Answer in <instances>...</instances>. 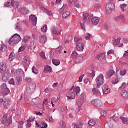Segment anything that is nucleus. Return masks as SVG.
Returning <instances> with one entry per match:
<instances>
[{"instance_id": "obj_52", "label": "nucleus", "mask_w": 128, "mask_h": 128, "mask_svg": "<svg viewBox=\"0 0 128 128\" xmlns=\"http://www.w3.org/2000/svg\"><path fill=\"white\" fill-rule=\"evenodd\" d=\"M12 4V3L10 2V1H7L4 3V6L6 8H8V6H10Z\"/></svg>"}, {"instance_id": "obj_4", "label": "nucleus", "mask_w": 128, "mask_h": 128, "mask_svg": "<svg viewBox=\"0 0 128 128\" xmlns=\"http://www.w3.org/2000/svg\"><path fill=\"white\" fill-rule=\"evenodd\" d=\"M86 98V96H84V93H82L80 96V99L78 100V106L79 108V109L78 110V112L80 110V106H82V105L84 102V98Z\"/></svg>"}, {"instance_id": "obj_19", "label": "nucleus", "mask_w": 128, "mask_h": 128, "mask_svg": "<svg viewBox=\"0 0 128 128\" xmlns=\"http://www.w3.org/2000/svg\"><path fill=\"white\" fill-rule=\"evenodd\" d=\"M121 96L124 98H128V91L126 90H123L121 92Z\"/></svg>"}, {"instance_id": "obj_35", "label": "nucleus", "mask_w": 128, "mask_h": 128, "mask_svg": "<svg viewBox=\"0 0 128 128\" xmlns=\"http://www.w3.org/2000/svg\"><path fill=\"white\" fill-rule=\"evenodd\" d=\"M15 28L18 32H22V27L20 26V24L19 23H16V24Z\"/></svg>"}, {"instance_id": "obj_18", "label": "nucleus", "mask_w": 128, "mask_h": 128, "mask_svg": "<svg viewBox=\"0 0 128 128\" xmlns=\"http://www.w3.org/2000/svg\"><path fill=\"white\" fill-rule=\"evenodd\" d=\"M102 90L103 92V93L105 94H106L110 92V88H108V86H107V85L104 84L102 87Z\"/></svg>"}, {"instance_id": "obj_8", "label": "nucleus", "mask_w": 128, "mask_h": 128, "mask_svg": "<svg viewBox=\"0 0 128 128\" xmlns=\"http://www.w3.org/2000/svg\"><path fill=\"white\" fill-rule=\"evenodd\" d=\"M66 96L69 100H74L76 98V93L71 90L66 94Z\"/></svg>"}, {"instance_id": "obj_37", "label": "nucleus", "mask_w": 128, "mask_h": 128, "mask_svg": "<svg viewBox=\"0 0 128 128\" xmlns=\"http://www.w3.org/2000/svg\"><path fill=\"white\" fill-rule=\"evenodd\" d=\"M126 4H122L121 5H120V8H121V12H124V10H126Z\"/></svg>"}, {"instance_id": "obj_28", "label": "nucleus", "mask_w": 128, "mask_h": 128, "mask_svg": "<svg viewBox=\"0 0 128 128\" xmlns=\"http://www.w3.org/2000/svg\"><path fill=\"white\" fill-rule=\"evenodd\" d=\"M80 91V87L76 86L74 88V92H76V96H79Z\"/></svg>"}, {"instance_id": "obj_2", "label": "nucleus", "mask_w": 128, "mask_h": 128, "mask_svg": "<svg viewBox=\"0 0 128 128\" xmlns=\"http://www.w3.org/2000/svg\"><path fill=\"white\" fill-rule=\"evenodd\" d=\"M104 75L100 74L96 79V84H97L96 88H100V86L104 84Z\"/></svg>"}, {"instance_id": "obj_1", "label": "nucleus", "mask_w": 128, "mask_h": 128, "mask_svg": "<svg viewBox=\"0 0 128 128\" xmlns=\"http://www.w3.org/2000/svg\"><path fill=\"white\" fill-rule=\"evenodd\" d=\"M20 40H22L20 36L18 34H16L12 36L11 38L9 40L8 43L10 46H14V44H18Z\"/></svg>"}, {"instance_id": "obj_24", "label": "nucleus", "mask_w": 128, "mask_h": 128, "mask_svg": "<svg viewBox=\"0 0 128 128\" xmlns=\"http://www.w3.org/2000/svg\"><path fill=\"white\" fill-rule=\"evenodd\" d=\"M84 60V58L82 56H80L75 60L76 64H80Z\"/></svg>"}, {"instance_id": "obj_20", "label": "nucleus", "mask_w": 128, "mask_h": 128, "mask_svg": "<svg viewBox=\"0 0 128 128\" xmlns=\"http://www.w3.org/2000/svg\"><path fill=\"white\" fill-rule=\"evenodd\" d=\"M8 72H6L4 73L2 76V80H4V82H8Z\"/></svg>"}, {"instance_id": "obj_45", "label": "nucleus", "mask_w": 128, "mask_h": 128, "mask_svg": "<svg viewBox=\"0 0 128 128\" xmlns=\"http://www.w3.org/2000/svg\"><path fill=\"white\" fill-rule=\"evenodd\" d=\"M0 88L2 90H5L6 88H8V86H6V84L3 83L1 84Z\"/></svg>"}, {"instance_id": "obj_14", "label": "nucleus", "mask_w": 128, "mask_h": 128, "mask_svg": "<svg viewBox=\"0 0 128 128\" xmlns=\"http://www.w3.org/2000/svg\"><path fill=\"white\" fill-rule=\"evenodd\" d=\"M91 22L92 24L94 26H96L98 24V22H100V18L98 17H93L91 18Z\"/></svg>"}, {"instance_id": "obj_57", "label": "nucleus", "mask_w": 128, "mask_h": 128, "mask_svg": "<svg viewBox=\"0 0 128 128\" xmlns=\"http://www.w3.org/2000/svg\"><path fill=\"white\" fill-rule=\"evenodd\" d=\"M40 56H41V58H44V60H46V56H45L44 52H42L40 53Z\"/></svg>"}, {"instance_id": "obj_50", "label": "nucleus", "mask_w": 128, "mask_h": 128, "mask_svg": "<svg viewBox=\"0 0 128 128\" xmlns=\"http://www.w3.org/2000/svg\"><path fill=\"white\" fill-rule=\"evenodd\" d=\"M7 47L6 46V45H2L1 47H0V50H2V52H6V50Z\"/></svg>"}, {"instance_id": "obj_46", "label": "nucleus", "mask_w": 128, "mask_h": 128, "mask_svg": "<svg viewBox=\"0 0 128 128\" xmlns=\"http://www.w3.org/2000/svg\"><path fill=\"white\" fill-rule=\"evenodd\" d=\"M93 93L94 94H98L100 93V91H98V89L96 88H94L92 89Z\"/></svg>"}, {"instance_id": "obj_58", "label": "nucleus", "mask_w": 128, "mask_h": 128, "mask_svg": "<svg viewBox=\"0 0 128 128\" xmlns=\"http://www.w3.org/2000/svg\"><path fill=\"white\" fill-rule=\"evenodd\" d=\"M126 74V70L120 71V76H124Z\"/></svg>"}, {"instance_id": "obj_16", "label": "nucleus", "mask_w": 128, "mask_h": 128, "mask_svg": "<svg viewBox=\"0 0 128 128\" xmlns=\"http://www.w3.org/2000/svg\"><path fill=\"white\" fill-rule=\"evenodd\" d=\"M11 6L14 8H15V10H16V8H18V6H20V2L18 1L14 2V0H12Z\"/></svg>"}, {"instance_id": "obj_17", "label": "nucleus", "mask_w": 128, "mask_h": 128, "mask_svg": "<svg viewBox=\"0 0 128 128\" xmlns=\"http://www.w3.org/2000/svg\"><path fill=\"white\" fill-rule=\"evenodd\" d=\"M76 50L78 52H82L84 50V45L82 43L78 42L76 44Z\"/></svg>"}, {"instance_id": "obj_22", "label": "nucleus", "mask_w": 128, "mask_h": 128, "mask_svg": "<svg viewBox=\"0 0 128 128\" xmlns=\"http://www.w3.org/2000/svg\"><path fill=\"white\" fill-rule=\"evenodd\" d=\"M46 42V36H40V42L42 44H44Z\"/></svg>"}, {"instance_id": "obj_38", "label": "nucleus", "mask_w": 128, "mask_h": 128, "mask_svg": "<svg viewBox=\"0 0 128 128\" xmlns=\"http://www.w3.org/2000/svg\"><path fill=\"white\" fill-rule=\"evenodd\" d=\"M44 72H52V67H50V66H46L44 69Z\"/></svg>"}, {"instance_id": "obj_27", "label": "nucleus", "mask_w": 128, "mask_h": 128, "mask_svg": "<svg viewBox=\"0 0 128 128\" xmlns=\"http://www.w3.org/2000/svg\"><path fill=\"white\" fill-rule=\"evenodd\" d=\"M16 72L19 76H24V71L22 69H18L16 70Z\"/></svg>"}, {"instance_id": "obj_62", "label": "nucleus", "mask_w": 128, "mask_h": 128, "mask_svg": "<svg viewBox=\"0 0 128 128\" xmlns=\"http://www.w3.org/2000/svg\"><path fill=\"white\" fill-rule=\"evenodd\" d=\"M8 82L10 84H14V78H11L8 80Z\"/></svg>"}, {"instance_id": "obj_10", "label": "nucleus", "mask_w": 128, "mask_h": 128, "mask_svg": "<svg viewBox=\"0 0 128 128\" xmlns=\"http://www.w3.org/2000/svg\"><path fill=\"white\" fill-rule=\"evenodd\" d=\"M30 22L31 24H32L34 26H36V22L38 18H36V15H30L29 17Z\"/></svg>"}, {"instance_id": "obj_59", "label": "nucleus", "mask_w": 128, "mask_h": 128, "mask_svg": "<svg viewBox=\"0 0 128 128\" xmlns=\"http://www.w3.org/2000/svg\"><path fill=\"white\" fill-rule=\"evenodd\" d=\"M26 50V46H22L19 48L18 52H23V50Z\"/></svg>"}, {"instance_id": "obj_56", "label": "nucleus", "mask_w": 128, "mask_h": 128, "mask_svg": "<svg viewBox=\"0 0 128 128\" xmlns=\"http://www.w3.org/2000/svg\"><path fill=\"white\" fill-rule=\"evenodd\" d=\"M50 102V99L48 98H47L46 100H44L43 101V104H48Z\"/></svg>"}, {"instance_id": "obj_32", "label": "nucleus", "mask_w": 128, "mask_h": 128, "mask_svg": "<svg viewBox=\"0 0 128 128\" xmlns=\"http://www.w3.org/2000/svg\"><path fill=\"white\" fill-rule=\"evenodd\" d=\"M70 14V11H66L62 14V16L64 18H66Z\"/></svg>"}, {"instance_id": "obj_34", "label": "nucleus", "mask_w": 128, "mask_h": 128, "mask_svg": "<svg viewBox=\"0 0 128 128\" xmlns=\"http://www.w3.org/2000/svg\"><path fill=\"white\" fill-rule=\"evenodd\" d=\"M44 12L47 14L48 16H52V12L50 10H48V9L44 8Z\"/></svg>"}, {"instance_id": "obj_30", "label": "nucleus", "mask_w": 128, "mask_h": 128, "mask_svg": "<svg viewBox=\"0 0 128 128\" xmlns=\"http://www.w3.org/2000/svg\"><path fill=\"white\" fill-rule=\"evenodd\" d=\"M112 42L114 46H118V44L120 42V38H118L117 39L113 40Z\"/></svg>"}, {"instance_id": "obj_29", "label": "nucleus", "mask_w": 128, "mask_h": 128, "mask_svg": "<svg viewBox=\"0 0 128 128\" xmlns=\"http://www.w3.org/2000/svg\"><path fill=\"white\" fill-rule=\"evenodd\" d=\"M52 62L54 66H59L60 62L58 59H52Z\"/></svg>"}, {"instance_id": "obj_23", "label": "nucleus", "mask_w": 128, "mask_h": 128, "mask_svg": "<svg viewBox=\"0 0 128 128\" xmlns=\"http://www.w3.org/2000/svg\"><path fill=\"white\" fill-rule=\"evenodd\" d=\"M16 84L17 86H20L22 84V78L20 76L16 77Z\"/></svg>"}, {"instance_id": "obj_33", "label": "nucleus", "mask_w": 128, "mask_h": 128, "mask_svg": "<svg viewBox=\"0 0 128 128\" xmlns=\"http://www.w3.org/2000/svg\"><path fill=\"white\" fill-rule=\"evenodd\" d=\"M62 46H58L55 50V52L56 54H60V52H62Z\"/></svg>"}, {"instance_id": "obj_39", "label": "nucleus", "mask_w": 128, "mask_h": 128, "mask_svg": "<svg viewBox=\"0 0 128 128\" xmlns=\"http://www.w3.org/2000/svg\"><path fill=\"white\" fill-rule=\"evenodd\" d=\"M2 92L5 96H6V94H10V89H8V88H6V89H4L3 90H2Z\"/></svg>"}, {"instance_id": "obj_48", "label": "nucleus", "mask_w": 128, "mask_h": 128, "mask_svg": "<svg viewBox=\"0 0 128 128\" xmlns=\"http://www.w3.org/2000/svg\"><path fill=\"white\" fill-rule=\"evenodd\" d=\"M32 72L34 74H38V68H36L34 66H33L32 68Z\"/></svg>"}, {"instance_id": "obj_26", "label": "nucleus", "mask_w": 128, "mask_h": 128, "mask_svg": "<svg viewBox=\"0 0 128 128\" xmlns=\"http://www.w3.org/2000/svg\"><path fill=\"white\" fill-rule=\"evenodd\" d=\"M20 10H21L22 14H28L30 12L26 8H24V7L22 8Z\"/></svg>"}, {"instance_id": "obj_63", "label": "nucleus", "mask_w": 128, "mask_h": 128, "mask_svg": "<svg viewBox=\"0 0 128 128\" xmlns=\"http://www.w3.org/2000/svg\"><path fill=\"white\" fill-rule=\"evenodd\" d=\"M90 36H92V34L88 33L87 35L85 36V39H86V40H88Z\"/></svg>"}, {"instance_id": "obj_42", "label": "nucleus", "mask_w": 128, "mask_h": 128, "mask_svg": "<svg viewBox=\"0 0 128 128\" xmlns=\"http://www.w3.org/2000/svg\"><path fill=\"white\" fill-rule=\"evenodd\" d=\"M82 38H78L76 37L74 38V42H75L76 44H78V42H82Z\"/></svg>"}, {"instance_id": "obj_60", "label": "nucleus", "mask_w": 128, "mask_h": 128, "mask_svg": "<svg viewBox=\"0 0 128 128\" xmlns=\"http://www.w3.org/2000/svg\"><path fill=\"white\" fill-rule=\"evenodd\" d=\"M78 52H76L74 51L72 52V58H76V56H78Z\"/></svg>"}, {"instance_id": "obj_9", "label": "nucleus", "mask_w": 128, "mask_h": 128, "mask_svg": "<svg viewBox=\"0 0 128 128\" xmlns=\"http://www.w3.org/2000/svg\"><path fill=\"white\" fill-rule=\"evenodd\" d=\"M30 58L28 56H25L22 60V62L24 66H30Z\"/></svg>"}, {"instance_id": "obj_43", "label": "nucleus", "mask_w": 128, "mask_h": 128, "mask_svg": "<svg viewBox=\"0 0 128 128\" xmlns=\"http://www.w3.org/2000/svg\"><path fill=\"white\" fill-rule=\"evenodd\" d=\"M118 18L122 20V22H126V19L124 18V14H121L118 16Z\"/></svg>"}, {"instance_id": "obj_3", "label": "nucleus", "mask_w": 128, "mask_h": 128, "mask_svg": "<svg viewBox=\"0 0 128 128\" xmlns=\"http://www.w3.org/2000/svg\"><path fill=\"white\" fill-rule=\"evenodd\" d=\"M36 90V84H30L26 86V92L28 94H32Z\"/></svg>"}, {"instance_id": "obj_61", "label": "nucleus", "mask_w": 128, "mask_h": 128, "mask_svg": "<svg viewBox=\"0 0 128 128\" xmlns=\"http://www.w3.org/2000/svg\"><path fill=\"white\" fill-rule=\"evenodd\" d=\"M101 116H108V113H106V112L103 110L101 112Z\"/></svg>"}, {"instance_id": "obj_49", "label": "nucleus", "mask_w": 128, "mask_h": 128, "mask_svg": "<svg viewBox=\"0 0 128 128\" xmlns=\"http://www.w3.org/2000/svg\"><path fill=\"white\" fill-rule=\"evenodd\" d=\"M104 28L105 30H108V28H110V26L106 23H104Z\"/></svg>"}, {"instance_id": "obj_54", "label": "nucleus", "mask_w": 128, "mask_h": 128, "mask_svg": "<svg viewBox=\"0 0 128 128\" xmlns=\"http://www.w3.org/2000/svg\"><path fill=\"white\" fill-rule=\"evenodd\" d=\"M30 36H26L24 37V42H28V40H30Z\"/></svg>"}, {"instance_id": "obj_64", "label": "nucleus", "mask_w": 128, "mask_h": 128, "mask_svg": "<svg viewBox=\"0 0 128 128\" xmlns=\"http://www.w3.org/2000/svg\"><path fill=\"white\" fill-rule=\"evenodd\" d=\"M124 58H128V52L125 51V53L123 55Z\"/></svg>"}, {"instance_id": "obj_13", "label": "nucleus", "mask_w": 128, "mask_h": 128, "mask_svg": "<svg viewBox=\"0 0 128 128\" xmlns=\"http://www.w3.org/2000/svg\"><path fill=\"white\" fill-rule=\"evenodd\" d=\"M106 58V53L102 52L100 54H98L96 56V58H98V60L100 62H102Z\"/></svg>"}, {"instance_id": "obj_41", "label": "nucleus", "mask_w": 128, "mask_h": 128, "mask_svg": "<svg viewBox=\"0 0 128 128\" xmlns=\"http://www.w3.org/2000/svg\"><path fill=\"white\" fill-rule=\"evenodd\" d=\"M46 30H48V26H46V24H44L41 28V31L42 32H46Z\"/></svg>"}, {"instance_id": "obj_12", "label": "nucleus", "mask_w": 128, "mask_h": 128, "mask_svg": "<svg viewBox=\"0 0 128 128\" xmlns=\"http://www.w3.org/2000/svg\"><path fill=\"white\" fill-rule=\"evenodd\" d=\"M51 104L53 108L54 106H58L60 104V100H58V98L56 99L53 98L51 99Z\"/></svg>"}, {"instance_id": "obj_15", "label": "nucleus", "mask_w": 128, "mask_h": 128, "mask_svg": "<svg viewBox=\"0 0 128 128\" xmlns=\"http://www.w3.org/2000/svg\"><path fill=\"white\" fill-rule=\"evenodd\" d=\"M3 106L5 108H8L10 106V100L4 98L3 100Z\"/></svg>"}, {"instance_id": "obj_44", "label": "nucleus", "mask_w": 128, "mask_h": 128, "mask_svg": "<svg viewBox=\"0 0 128 128\" xmlns=\"http://www.w3.org/2000/svg\"><path fill=\"white\" fill-rule=\"evenodd\" d=\"M40 98H35L32 100V102H34V104H38V102H40Z\"/></svg>"}, {"instance_id": "obj_47", "label": "nucleus", "mask_w": 128, "mask_h": 128, "mask_svg": "<svg viewBox=\"0 0 128 128\" xmlns=\"http://www.w3.org/2000/svg\"><path fill=\"white\" fill-rule=\"evenodd\" d=\"M88 124L92 126H95L96 121H94V120H91L88 122Z\"/></svg>"}, {"instance_id": "obj_7", "label": "nucleus", "mask_w": 128, "mask_h": 128, "mask_svg": "<svg viewBox=\"0 0 128 128\" xmlns=\"http://www.w3.org/2000/svg\"><path fill=\"white\" fill-rule=\"evenodd\" d=\"M2 123L3 124H4V126H8L10 124V122L8 120V117L6 114L3 116V118H2Z\"/></svg>"}, {"instance_id": "obj_5", "label": "nucleus", "mask_w": 128, "mask_h": 128, "mask_svg": "<svg viewBox=\"0 0 128 128\" xmlns=\"http://www.w3.org/2000/svg\"><path fill=\"white\" fill-rule=\"evenodd\" d=\"M114 8V4L112 3H108L106 5V10L107 14H110L112 12V10Z\"/></svg>"}, {"instance_id": "obj_53", "label": "nucleus", "mask_w": 128, "mask_h": 128, "mask_svg": "<svg viewBox=\"0 0 128 128\" xmlns=\"http://www.w3.org/2000/svg\"><path fill=\"white\" fill-rule=\"evenodd\" d=\"M22 124H24V121L18 122V128H22Z\"/></svg>"}, {"instance_id": "obj_21", "label": "nucleus", "mask_w": 128, "mask_h": 128, "mask_svg": "<svg viewBox=\"0 0 128 128\" xmlns=\"http://www.w3.org/2000/svg\"><path fill=\"white\" fill-rule=\"evenodd\" d=\"M114 74V71L110 69V70H108V72H106V76H107V78H110L111 76H112Z\"/></svg>"}, {"instance_id": "obj_51", "label": "nucleus", "mask_w": 128, "mask_h": 128, "mask_svg": "<svg viewBox=\"0 0 128 128\" xmlns=\"http://www.w3.org/2000/svg\"><path fill=\"white\" fill-rule=\"evenodd\" d=\"M52 32L54 34L58 35V30H56V28H54L52 29Z\"/></svg>"}, {"instance_id": "obj_40", "label": "nucleus", "mask_w": 128, "mask_h": 128, "mask_svg": "<svg viewBox=\"0 0 128 128\" xmlns=\"http://www.w3.org/2000/svg\"><path fill=\"white\" fill-rule=\"evenodd\" d=\"M82 17H83L84 24H86V18H88V14H83Z\"/></svg>"}, {"instance_id": "obj_31", "label": "nucleus", "mask_w": 128, "mask_h": 128, "mask_svg": "<svg viewBox=\"0 0 128 128\" xmlns=\"http://www.w3.org/2000/svg\"><path fill=\"white\" fill-rule=\"evenodd\" d=\"M14 58H16V54L14 53H10L9 56L8 60L10 62H12V60H14Z\"/></svg>"}, {"instance_id": "obj_25", "label": "nucleus", "mask_w": 128, "mask_h": 128, "mask_svg": "<svg viewBox=\"0 0 128 128\" xmlns=\"http://www.w3.org/2000/svg\"><path fill=\"white\" fill-rule=\"evenodd\" d=\"M120 120L124 124H128V118L120 116Z\"/></svg>"}, {"instance_id": "obj_55", "label": "nucleus", "mask_w": 128, "mask_h": 128, "mask_svg": "<svg viewBox=\"0 0 128 128\" xmlns=\"http://www.w3.org/2000/svg\"><path fill=\"white\" fill-rule=\"evenodd\" d=\"M41 128H48V124L44 122L41 124Z\"/></svg>"}, {"instance_id": "obj_6", "label": "nucleus", "mask_w": 128, "mask_h": 128, "mask_svg": "<svg viewBox=\"0 0 128 128\" xmlns=\"http://www.w3.org/2000/svg\"><path fill=\"white\" fill-rule=\"evenodd\" d=\"M6 64L4 62H0V74H4L6 71Z\"/></svg>"}, {"instance_id": "obj_11", "label": "nucleus", "mask_w": 128, "mask_h": 128, "mask_svg": "<svg viewBox=\"0 0 128 128\" xmlns=\"http://www.w3.org/2000/svg\"><path fill=\"white\" fill-rule=\"evenodd\" d=\"M92 104H94L97 108H100V106H102V102L99 99L94 100V101L92 102Z\"/></svg>"}, {"instance_id": "obj_36", "label": "nucleus", "mask_w": 128, "mask_h": 128, "mask_svg": "<svg viewBox=\"0 0 128 128\" xmlns=\"http://www.w3.org/2000/svg\"><path fill=\"white\" fill-rule=\"evenodd\" d=\"M36 46H34V41H32L30 42V45L28 46V48L29 50H32V48H35Z\"/></svg>"}]
</instances>
